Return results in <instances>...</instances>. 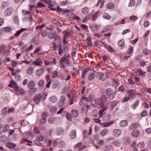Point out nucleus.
<instances>
[{
	"instance_id": "f257e3e1",
	"label": "nucleus",
	"mask_w": 151,
	"mask_h": 151,
	"mask_svg": "<svg viewBox=\"0 0 151 151\" xmlns=\"http://www.w3.org/2000/svg\"><path fill=\"white\" fill-rule=\"evenodd\" d=\"M107 97L106 96L102 95L100 97L94 100L95 103L97 105L102 107L104 103L107 101Z\"/></svg>"
},
{
	"instance_id": "f03ea898",
	"label": "nucleus",
	"mask_w": 151,
	"mask_h": 151,
	"mask_svg": "<svg viewBox=\"0 0 151 151\" xmlns=\"http://www.w3.org/2000/svg\"><path fill=\"white\" fill-rule=\"evenodd\" d=\"M47 95L44 93H40L37 94L34 97V101L36 104H38L41 100L44 101Z\"/></svg>"
},
{
	"instance_id": "7ed1b4c3",
	"label": "nucleus",
	"mask_w": 151,
	"mask_h": 151,
	"mask_svg": "<svg viewBox=\"0 0 151 151\" xmlns=\"http://www.w3.org/2000/svg\"><path fill=\"white\" fill-rule=\"evenodd\" d=\"M60 67L62 68H64L65 65H69L70 62L67 57H62L60 61Z\"/></svg>"
},
{
	"instance_id": "20e7f679",
	"label": "nucleus",
	"mask_w": 151,
	"mask_h": 151,
	"mask_svg": "<svg viewBox=\"0 0 151 151\" xmlns=\"http://www.w3.org/2000/svg\"><path fill=\"white\" fill-rule=\"evenodd\" d=\"M44 139V137L40 135L36 137L34 142L35 145L38 146H42V144L41 142Z\"/></svg>"
},
{
	"instance_id": "39448f33",
	"label": "nucleus",
	"mask_w": 151,
	"mask_h": 151,
	"mask_svg": "<svg viewBox=\"0 0 151 151\" xmlns=\"http://www.w3.org/2000/svg\"><path fill=\"white\" fill-rule=\"evenodd\" d=\"M115 93L116 92L114 93L113 91L110 88H109L106 89V94L109 98L113 99Z\"/></svg>"
},
{
	"instance_id": "423d86ee",
	"label": "nucleus",
	"mask_w": 151,
	"mask_h": 151,
	"mask_svg": "<svg viewBox=\"0 0 151 151\" xmlns=\"http://www.w3.org/2000/svg\"><path fill=\"white\" fill-rule=\"evenodd\" d=\"M66 101V98L65 96H62L58 102V105L59 106H62L64 105Z\"/></svg>"
},
{
	"instance_id": "0eeeda50",
	"label": "nucleus",
	"mask_w": 151,
	"mask_h": 151,
	"mask_svg": "<svg viewBox=\"0 0 151 151\" xmlns=\"http://www.w3.org/2000/svg\"><path fill=\"white\" fill-rule=\"evenodd\" d=\"M122 133L121 130L119 129H114L112 132L113 135L115 137H118L121 135Z\"/></svg>"
},
{
	"instance_id": "6e6552de",
	"label": "nucleus",
	"mask_w": 151,
	"mask_h": 151,
	"mask_svg": "<svg viewBox=\"0 0 151 151\" xmlns=\"http://www.w3.org/2000/svg\"><path fill=\"white\" fill-rule=\"evenodd\" d=\"M127 93L130 98L134 97L137 94L136 91L133 89L128 90L127 91Z\"/></svg>"
},
{
	"instance_id": "1a4fd4ad",
	"label": "nucleus",
	"mask_w": 151,
	"mask_h": 151,
	"mask_svg": "<svg viewBox=\"0 0 151 151\" xmlns=\"http://www.w3.org/2000/svg\"><path fill=\"white\" fill-rule=\"evenodd\" d=\"M13 10L12 8H7L4 12V16L6 17H8L10 16L12 14V12H13Z\"/></svg>"
},
{
	"instance_id": "9d476101",
	"label": "nucleus",
	"mask_w": 151,
	"mask_h": 151,
	"mask_svg": "<svg viewBox=\"0 0 151 151\" xmlns=\"http://www.w3.org/2000/svg\"><path fill=\"white\" fill-rule=\"evenodd\" d=\"M140 126L138 123H134L130 126V129L132 130L137 129Z\"/></svg>"
},
{
	"instance_id": "9b49d317",
	"label": "nucleus",
	"mask_w": 151,
	"mask_h": 151,
	"mask_svg": "<svg viewBox=\"0 0 151 151\" xmlns=\"http://www.w3.org/2000/svg\"><path fill=\"white\" fill-rule=\"evenodd\" d=\"M64 129L62 127H58L56 128V133L57 135H61L64 132Z\"/></svg>"
},
{
	"instance_id": "f8f14e48",
	"label": "nucleus",
	"mask_w": 151,
	"mask_h": 151,
	"mask_svg": "<svg viewBox=\"0 0 151 151\" xmlns=\"http://www.w3.org/2000/svg\"><path fill=\"white\" fill-rule=\"evenodd\" d=\"M24 136L25 138L29 139H32L34 136L33 133L30 132H27Z\"/></svg>"
},
{
	"instance_id": "ddd939ff",
	"label": "nucleus",
	"mask_w": 151,
	"mask_h": 151,
	"mask_svg": "<svg viewBox=\"0 0 151 151\" xmlns=\"http://www.w3.org/2000/svg\"><path fill=\"white\" fill-rule=\"evenodd\" d=\"M70 137L71 139H74L76 138V131L75 130H73L70 132Z\"/></svg>"
},
{
	"instance_id": "4468645a",
	"label": "nucleus",
	"mask_w": 151,
	"mask_h": 151,
	"mask_svg": "<svg viewBox=\"0 0 151 151\" xmlns=\"http://www.w3.org/2000/svg\"><path fill=\"white\" fill-rule=\"evenodd\" d=\"M54 40L60 44L62 42V39L59 35H56L54 37Z\"/></svg>"
},
{
	"instance_id": "2eb2a0df",
	"label": "nucleus",
	"mask_w": 151,
	"mask_h": 151,
	"mask_svg": "<svg viewBox=\"0 0 151 151\" xmlns=\"http://www.w3.org/2000/svg\"><path fill=\"white\" fill-rule=\"evenodd\" d=\"M140 134L139 131L138 129L133 130L132 133V136L135 137H137Z\"/></svg>"
},
{
	"instance_id": "dca6fc26",
	"label": "nucleus",
	"mask_w": 151,
	"mask_h": 151,
	"mask_svg": "<svg viewBox=\"0 0 151 151\" xmlns=\"http://www.w3.org/2000/svg\"><path fill=\"white\" fill-rule=\"evenodd\" d=\"M139 103V100H136L134 102V104L131 105V108L133 109H135L138 106Z\"/></svg>"
},
{
	"instance_id": "f3484780",
	"label": "nucleus",
	"mask_w": 151,
	"mask_h": 151,
	"mask_svg": "<svg viewBox=\"0 0 151 151\" xmlns=\"http://www.w3.org/2000/svg\"><path fill=\"white\" fill-rule=\"evenodd\" d=\"M15 90L19 92L20 93L21 95H24L25 93V91L24 90L20 87H16L15 88Z\"/></svg>"
},
{
	"instance_id": "a211bd4d",
	"label": "nucleus",
	"mask_w": 151,
	"mask_h": 151,
	"mask_svg": "<svg viewBox=\"0 0 151 151\" xmlns=\"http://www.w3.org/2000/svg\"><path fill=\"white\" fill-rule=\"evenodd\" d=\"M128 124V122L126 120H122L119 123L120 126L123 127H126Z\"/></svg>"
},
{
	"instance_id": "6ab92c4d",
	"label": "nucleus",
	"mask_w": 151,
	"mask_h": 151,
	"mask_svg": "<svg viewBox=\"0 0 151 151\" xmlns=\"http://www.w3.org/2000/svg\"><path fill=\"white\" fill-rule=\"evenodd\" d=\"M17 145L11 142H8L6 144L7 147L10 149H13Z\"/></svg>"
},
{
	"instance_id": "aec40b11",
	"label": "nucleus",
	"mask_w": 151,
	"mask_h": 151,
	"mask_svg": "<svg viewBox=\"0 0 151 151\" xmlns=\"http://www.w3.org/2000/svg\"><path fill=\"white\" fill-rule=\"evenodd\" d=\"M50 101L52 103H55L58 100V98L55 96H53L49 98Z\"/></svg>"
},
{
	"instance_id": "412c9836",
	"label": "nucleus",
	"mask_w": 151,
	"mask_h": 151,
	"mask_svg": "<svg viewBox=\"0 0 151 151\" xmlns=\"http://www.w3.org/2000/svg\"><path fill=\"white\" fill-rule=\"evenodd\" d=\"M33 63L37 66H41L42 63V60L40 59H37L35 61L33 62Z\"/></svg>"
},
{
	"instance_id": "4be33fe9",
	"label": "nucleus",
	"mask_w": 151,
	"mask_h": 151,
	"mask_svg": "<svg viewBox=\"0 0 151 151\" xmlns=\"http://www.w3.org/2000/svg\"><path fill=\"white\" fill-rule=\"evenodd\" d=\"M37 91V89L36 88H30L28 91L29 94L30 95H32L35 93Z\"/></svg>"
},
{
	"instance_id": "5701e85b",
	"label": "nucleus",
	"mask_w": 151,
	"mask_h": 151,
	"mask_svg": "<svg viewBox=\"0 0 151 151\" xmlns=\"http://www.w3.org/2000/svg\"><path fill=\"white\" fill-rule=\"evenodd\" d=\"M45 81L43 79H41L37 83V85L38 87H43L45 85Z\"/></svg>"
},
{
	"instance_id": "b1692460",
	"label": "nucleus",
	"mask_w": 151,
	"mask_h": 151,
	"mask_svg": "<svg viewBox=\"0 0 151 151\" xmlns=\"http://www.w3.org/2000/svg\"><path fill=\"white\" fill-rule=\"evenodd\" d=\"M52 84V88L53 89L55 88L59 85V81L55 79L53 81Z\"/></svg>"
},
{
	"instance_id": "393cba45",
	"label": "nucleus",
	"mask_w": 151,
	"mask_h": 151,
	"mask_svg": "<svg viewBox=\"0 0 151 151\" xmlns=\"http://www.w3.org/2000/svg\"><path fill=\"white\" fill-rule=\"evenodd\" d=\"M36 74L38 76H41L44 73V70L42 68L37 70L36 71Z\"/></svg>"
},
{
	"instance_id": "a878e982",
	"label": "nucleus",
	"mask_w": 151,
	"mask_h": 151,
	"mask_svg": "<svg viewBox=\"0 0 151 151\" xmlns=\"http://www.w3.org/2000/svg\"><path fill=\"white\" fill-rule=\"evenodd\" d=\"M71 114L72 116L73 117H76L78 115L77 111L75 109L71 111Z\"/></svg>"
},
{
	"instance_id": "bb28decb",
	"label": "nucleus",
	"mask_w": 151,
	"mask_h": 151,
	"mask_svg": "<svg viewBox=\"0 0 151 151\" xmlns=\"http://www.w3.org/2000/svg\"><path fill=\"white\" fill-rule=\"evenodd\" d=\"M34 72V69L32 67L29 68L26 70V73L29 75H32Z\"/></svg>"
},
{
	"instance_id": "cd10ccee",
	"label": "nucleus",
	"mask_w": 151,
	"mask_h": 151,
	"mask_svg": "<svg viewBox=\"0 0 151 151\" xmlns=\"http://www.w3.org/2000/svg\"><path fill=\"white\" fill-rule=\"evenodd\" d=\"M117 104V101H111L110 103V108L111 109H113L114 107L116 106Z\"/></svg>"
},
{
	"instance_id": "c85d7f7f",
	"label": "nucleus",
	"mask_w": 151,
	"mask_h": 151,
	"mask_svg": "<svg viewBox=\"0 0 151 151\" xmlns=\"http://www.w3.org/2000/svg\"><path fill=\"white\" fill-rule=\"evenodd\" d=\"M106 109V108H104V109L101 110L99 112V117H101L105 114V111Z\"/></svg>"
},
{
	"instance_id": "c756f323",
	"label": "nucleus",
	"mask_w": 151,
	"mask_h": 151,
	"mask_svg": "<svg viewBox=\"0 0 151 151\" xmlns=\"http://www.w3.org/2000/svg\"><path fill=\"white\" fill-rule=\"evenodd\" d=\"M36 85V83L33 81H31L27 84L28 87L30 88L31 87H34Z\"/></svg>"
},
{
	"instance_id": "7c9ffc66",
	"label": "nucleus",
	"mask_w": 151,
	"mask_h": 151,
	"mask_svg": "<svg viewBox=\"0 0 151 151\" xmlns=\"http://www.w3.org/2000/svg\"><path fill=\"white\" fill-rule=\"evenodd\" d=\"M2 113L4 115H7L8 114V107H6L4 108L2 110Z\"/></svg>"
},
{
	"instance_id": "2f4dec72",
	"label": "nucleus",
	"mask_w": 151,
	"mask_h": 151,
	"mask_svg": "<svg viewBox=\"0 0 151 151\" xmlns=\"http://www.w3.org/2000/svg\"><path fill=\"white\" fill-rule=\"evenodd\" d=\"M60 3L61 6H68V1H60Z\"/></svg>"
},
{
	"instance_id": "473e14b6",
	"label": "nucleus",
	"mask_w": 151,
	"mask_h": 151,
	"mask_svg": "<svg viewBox=\"0 0 151 151\" xmlns=\"http://www.w3.org/2000/svg\"><path fill=\"white\" fill-rule=\"evenodd\" d=\"M7 139V137L5 135H3L0 136V141L4 142L6 141Z\"/></svg>"
},
{
	"instance_id": "72a5a7b5",
	"label": "nucleus",
	"mask_w": 151,
	"mask_h": 151,
	"mask_svg": "<svg viewBox=\"0 0 151 151\" xmlns=\"http://www.w3.org/2000/svg\"><path fill=\"white\" fill-rule=\"evenodd\" d=\"M55 36V34L52 32H48V36L49 39H52L54 38Z\"/></svg>"
},
{
	"instance_id": "f704fd0d",
	"label": "nucleus",
	"mask_w": 151,
	"mask_h": 151,
	"mask_svg": "<svg viewBox=\"0 0 151 151\" xmlns=\"http://www.w3.org/2000/svg\"><path fill=\"white\" fill-rule=\"evenodd\" d=\"M102 16L104 18L108 19H109L111 18V17L110 15L106 12L104 13L103 14Z\"/></svg>"
},
{
	"instance_id": "c9c22d12",
	"label": "nucleus",
	"mask_w": 151,
	"mask_h": 151,
	"mask_svg": "<svg viewBox=\"0 0 151 151\" xmlns=\"http://www.w3.org/2000/svg\"><path fill=\"white\" fill-rule=\"evenodd\" d=\"M135 4V0H130L128 5L129 7H132L134 6Z\"/></svg>"
},
{
	"instance_id": "e433bc0d",
	"label": "nucleus",
	"mask_w": 151,
	"mask_h": 151,
	"mask_svg": "<svg viewBox=\"0 0 151 151\" xmlns=\"http://www.w3.org/2000/svg\"><path fill=\"white\" fill-rule=\"evenodd\" d=\"M25 30H26V29L22 28L20 30L17 31L15 34H14V35L16 37L18 36L21 33Z\"/></svg>"
},
{
	"instance_id": "4c0bfd02",
	"label": "nucleus",
	"mask_w": 151,
	"mask_h": 151,
	"mask_svg": "<svg viewBox=\"0 0 151 151\" xmlns=\"http://www.w3.org/2000/svg\"><path fill=\"white\" fill-rule=\"evenodd\" d=\"M137 72L139 74L140 76L142 77H144L146 73V72H143L142 70L141 69H138L137 70Z\"/></svg>"
},
{
	"instance_id": "58836bf2",
	"label": "nucleus",
	"mask_w": 151,
	"mask_h": 151,
	"mask_svg": "<svg viewBox=\"0 0 151 151\" xmlns=\"http://www.w3.org/2000/svg\"><path fill=\"white\" fill-rule=\"evenodd\" d=\"M93 117H97L99 115V111L97 110H93L91 113Z\"/></svg>"
},
{
	"instance_id": "ea45409f",
	"label": "nucleus",
	"mask_w": 151,
	"mask_h": 151,
	"mask_svg": "<svg viewBox=\"0 0 151 151\" xmlns=\"http://www.w3.org/2000/svg\"><path fill=\"white\" fill-rule=\"evenodd\" d=\"M58 108L56 106H54L52 107L50 109V112L52 113H55L58 111Z\"/></svg>"
},
{
	"instance_id": "a19ab883",
	"label": "nucleus",
	"mask_w": 151,
	"mask_h": 151,
	"mask_svg": "<svg viewBox=\"0 0 151 151\" xmlns=\"http://www.w3.org/2000/svg\"><path fill=\"white\" fill-rule=\"evenodd\" d=\"M100 12L99 11H97L93 15V17L92 19V20L93 21H94L96 19V18L98 17V14H99Z\"/></svg>"
},
{
	"instance_id": "79ce46f5",
	"label": "nucleus",
	"mask_w": 151,
	"mask_h": 151,
	"mask_svg": "<svg viewBox=\"0 0 151 151\" xmlns=\"http://www.w3.org/2000/svg\"><path fill=\"white\" fill-rule=\"evenodd\" d=\"M108 133V130L106 129L102 130L101 132V135L102 137L106 136Z\"/></svg>"
},
{
	"instance_id": "37998d69",
	"label": "nucleus",
	"mask_w": 151,
	"mask_h": 151,
	"mask_svg": "<svg viewBox=\"0 0 151 151\" xmlns=\"http://www.w3.org/2000/svg\"><path fill=\"white\" fill-rule=\"evenodd\" d=\"M55 118L52 116L49 117L48 119V122L49 124H52L53 123L54 120Z\"/></svg>"
},
{
	"instance_id": "c03bdc74",
	"label": "nucleus",
	"mask_w": 151,
	"mask_h": 151,
	"mask_svg": "<svg viewBox=\"0 0 151 151\" xmlns=\"http://www.w3.org/2000/svg\"><path fill=\"white\" fill-rule=\"evenodd\" d=\"M145 146V143L144 142H139L137 145V146L138 147L142 148Z\"/></svg>"
},
{
	"instance_id": "a18cd8bd",
	"label": "nucleus",
	"mask_w": 151,
	"mask_h": 151,
	"mask_svg": "<svg viewBox=\"0 0 151 151\" xmlns=\"http://www.w3.org/2000/svg\"><path fill=\"white\" fill-rule=\"evenodd\" d=\"M72 116L69 113H67L66 114V118L69 121H71L72 120Z\"/></svg>"
},
{
	"instance_id": "49530a36",
	"label": "nucleus",
	"mask_w": 151,
	"mask_h": 151,
	"mask_svg": "<svg viewBox=\"0 0 151 151\" xmlns=\"http://www.w3.org/2000/svg\"><path fill=\"white\" fill-rule=\"evenodd\" d=\"M99 79H101L102 81H104L105 79V78H104V76H105V74L104 73H100L99 74Z\"/></svg>"
},
{
	"instance_id": "de8ad7c7",
	"label": "nucleus",
	"mask_w": 151,
	"mask_h": 151,
	"mask_svg": "<svg viewBox=\"0 0 151 151\" xmlns=\"http://www.w3.org/2000/svg\"><path fill=\"white\" fill-rule=\"evenodd\" d=\"M95 75L94 73H91L89 75V77L88 78V79L90 81H91L95 77Z\"/></svg>"
},
{
	"instance_id": "09e8293b",
	"label": "nucleus",
	"mask_w": 151,
	"mask_h": 151,
	"mask_svg": "<svg viewBox=\"0 0 151 151\" xmlns=\"http://www.w3.org/2000/svg\"><path fill=\"white\" fill-rule=\"evenodd\" d=\"M124 140V142L126 144H129L131 141L130 138L128 137H125Z\"/></svg>"
},
{
	"instance_id": "8fccbe9b",
	"label": "nucleus",
	"mask_w": 151,
	"mask_h": 151,
	"mask_svg": "<svg viewBox=\"0 0 151 151\" xmlns=\"http://www.w3.org/2000/svg\"><path fill=\"white\" fill-rule=\"evenodd\" d=\"M23 140L25 142H28V143L27 144V145L30 146H32L33 145V144L32 141H29L26 139H24Z\"/></svg>"
},
{
	"instance_id": "3c124183",
	"label": "nucleus",
	"mask_w": 151,
	"mask_h": 151,
	"mask_svg": "<svg viewBox=\"0 0 151 151\" xmlns=\"http://www.w3.org/2000/svg\"><path fill=\"white\" fill-rule=\"evenodd\" d=\"M48 116V113L46 112H44L42 113L41 115V117L43 119H46Z\"/></svg>"
},
{
	"instance_id": "603ef678",
	"label": "nucleus",
	"mask_w": 151,
	"mask_h": 151,
	"mask_svg": "<svg viewBox=\"0 0 151 151\" xmlns=\"http://www.w3.org/2000/svg\"><path fill=\"white\" fill-rule=\"evenodd\" d=\"M82 145V143L81 142H79L74 147L75 149H78Z\"/></svg>"
},
{
	"instance_id": "864d4df0",
	"label": "nucleus",
	"mask_w": 151,
	"mask_h": 151,
	"mask_svg": "<svg viewBox=\"0 0 151 151\" xmlns=\"http://www.w3.org/2000/svg\"><path fill=\"white\" fill-rule=\"evenodd\" d=\"M59 146L61 147H63L65 146V143L64 142L61 140H60L58 142Z\"/></svg>"
},
{
	"instance_id": "5fc2aeb1",
	"label": "nucleus",
	"mask_w": 151,
	"mask_h": 151,
	"mask_svg": "<svg viewBox=\"0 0 151 151\" xmlns=\"http://www.w3.org/2000/svg\"><path fill=\"white\" fill-rule=\"evenodd\" d=\"M89 9L87 7H85L83 9L82 12L83 14H86L89 12Z\"/></svg>"
},
{
	"instance_id": "6e6d98bb",
	"label": "nucleus",
	"mask_w": 151,
	"mask_h": 151,
	"mask_svg": "<svg viewBox=\"0 0 151 151\" xmlns=\"http://www.w3.org/2000/svg\"><path fill=\"white\" fill-rule=\"evenodd\" d=\"M12 29L9 27H4L3 29V31L7 32H10L12 31Z\"/></svg>"
},
{
	"instance_id": "4d7b16f0",
	"label": "nucleus",
	"mask_w": 151,
	"mask_h": 151,
	"mask_svg": "<svg viewBox=\"0 0 151 151\" xmlns=\"http://www.w3.org/2000/svg\"><path fill=\"white\" fill-rule=\"evenodd\" d=\"M150 24V22L147 20H145L144 22L143 25L146 28Z\"/></svg>"
},
{
	"instance_id": "13d9d810",
	"label": "nucleus",
	"mask_w": 151,
	"mask_h": 151,
	"mask_svg": "<svg viewBox=\"0 0 151 151\" xmlns=\"http://www.w3.org/2000/svg\"><path fill=\"white\" fill-rule=\"evenodd\" d=\"M150 51L147 49H144L143 50V53L146 55H147L149 54Z\"/></svg>"
},
{
	"instance_id": "bf43d9fd",
	"label": "nucleus",
	"mask_w": 151,
	"mask_h": 151,
	"mask_svg": "<svg viewBox=\"0 0 151 151\" xmlns=\"http://www.w3.org/2000/svg\"><path fill=\"white\" fill-rule=\"evenodd\" d=\"M86 42L88 45L90 46H91L93 45V43L91 42V40L90 38H87L86 39Z\"/></svg>"
},
{
	"instance_id": "052dcab7",
	"label": "nucleus",
	"mask_w": 151,
	"mask_h": 151,
	"mask_svg": "<svg viewBox=\"0 0 151 151\" xmlns=\"http://www.w3.org/2000/svg\"><path fill=\"white\" fill-rule=\"evenodd\" d=\"M104 142L103 140H100L98 141L97 142V144L99 146H101L103 145L104 144Z\"/></svg>"
},
{
	"instance_id": "680f3d73",
	"label": "nucleus",
	"mask_w": 151,
	"mask_h": 151,
	"mask_svg": "<svg viewBox=\"0 0 151 151\" xmlns=\"http://www.w3.org/2000/svg\"><path fill=\"white\" fill-rule=\"evenodd\" d=\"M147 111L145 110H144L141 113V116L142 117H144L147 115Z\"/></svg>"
},
{
	"instance_id": "e2e57ef3",
	"label": "nucleus",
	"mask_w": 151,
	"mask_h": 151,
	"mask_svg": "<svg viewBox=\"0 0 151 151\" xmlns=\"http://www.w3.org/2000/svg\"><path fill=\"white\" fill-rule=\"evenodd\" d=\"M124 43V40H120L118 43V45L120 46H122Z\"/></svg>"
},
{
	"instance_id": "0e129e2a",
	"label": "nucleus",
	"mask_w": 151,
	"mask_h": 151,
	"mask_svg": "<svg viewBox=\"0 0 151 151\" xmlns=\"http://www.w3.org/2000/svg\"><path fill=\"white\" fill-rule=\"evenodd\" d=\"M58 76V72L56 71H55L52 73V77L53 78H55Z\"/></svg>"
},
{
	"instance_id": "69168bd1",
	"label": "nucleus",
	"mask_w": 151,
	"mask_h": 151,
	"mask_svg": "<svg viewBox=\"0 0 151 151\" xmlns=\"http://www.w3.org/2000/svg\"><path fill=\"white\" fill-rule=\"evenodd\" d=\"M22 12L24 15H25L27 14H28L29 16H30V13L29 12L27 11L24 10H23L22 11Z\"/></svg>"
},
{
	"instance_id": "338daca9",
	"label": "nucleus",
	"mask_w": 151,
	"mask_h": 151,
	"mask_svg": "<svg viewBox=\"0 0 151 151\" xmlns=\"http://www.w3.org/2000/svg\"><path fill=\"white\" fill-rule=\"evenodd\" d=\"M34 131L35 134H39L40 133V132L38 129L37 127H35L34 129Z\"/></svg>"
},
{
	"instance_id": "774afa93",
	"label": "nucleus",
	"mask_w": 151,
	"mask_h": 151,
	"mask_svg": "<svg viewBox=\"0 0 151 151\" xmlns=\"http://www.w3.org/2000/svg\"><path fill=\"white\" fill-rule=\"evenodd\" d=\"M9 50H8L5 51V52H4L3 55L4 56H8L9 55Z\"/></svg>"
}]
</instances>
